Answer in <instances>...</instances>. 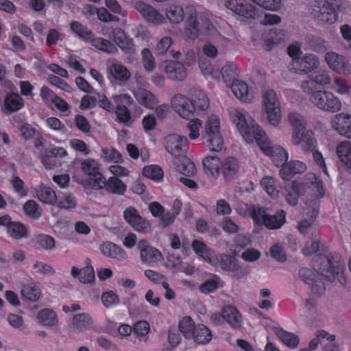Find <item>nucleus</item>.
Segmentation results:
<instances>
[{
	"instance_id": "obj_1",
	"label": "nucleus",
	"mask_w": 351,
	"mask_h": 351,
	"mask_svg": "<svg viewBox=\"0 0 351 351\" xmlns=\"http://www.w3.org/2000/svg\"><path fill=\"white\" fill-rule=\"evenodd\" d=\"M230 116L237 129L247 143L255 141L263 153L269 156L276 167H281L288 160L287 151L279 145H272L265 131L250 117L246 118L244 111L234 109Z\"/></svg>"
},
{
	"instance_id": "obj_2",
	"label": "nucleus",
	"mask_w": 351,
	"mask_h": 351,
	"mask_svg": "<svg viewBox=\"0 0 351 351\" xmlns=\"http://www.w3.org/2000/svg\"><path fill=\"white\" fill-rule=\"evenodd\" d=\"M343 265L341 256L337 253L317 256L313 262L315 271L329 280L334 279L341 272Z\"/></svg>"
},
{
	"instance_id": "obj_3",
	"label": "nucleus",
	"mask_w": 351,
	"mask_h": 351,
	"mask_svg": "<svg viewBox=\"0 0 351 351\" xmlns=\"http://www.w3.org/2000/svg\"><path fill=\"white\" fill-rule=\"evenodd\" d=\"M250 213L256 224L265 225L269 229L280 228L285 222V213L283 210H280L274 215H269L264 208L251 206Z\"/></svg>"
},
{
	"instance_id": "obj_4",
	"label": "nucleus",
	"mask_w": 351,
	"mask_h": 351,
	"mask_svg": "<svg viewBox=\"0 0 351 351\" xmlns=\"http://www.w3.org/2000/svg\"><path fill=\"white\" fill-rule=\"evenodd\" d=\"M205 138L210 151L219 152L223 145V140L220 132V122L215 114L209 116L204 125Z\"/></svg>"
},
{
	"instance_id": "obj_5",
	"label": "nucleus",
	"mask_w": 351,
	"mask_h": 351,
	"mask_svg": "<svg viewBox=\"0 0 351 351\" xmlns=\"http://www.w3.org/2000/svg\"><path fill=\"white\" fill-rule=\"evenodd\" d=\"M337 7L336 0H315L311 14L322 22L332 24L337 21Z\"/></svg>"
},
{
	"instance_id": "obj_6",
	"label": "nucleus",
	"mask_w": 351,
	"mask_h": 351,
	"mask_svg": "<svg viewBox=\"0 0 351 351\" xmlns=\"http://www.w3.org/2000/svg\"><path fill=\"white\" fill-rule=\"evenodd\" d=\"M311 101L319 110L335 113L341 110V101L332 93L327 90H317L310 97Z\"/></svg>"
},
{
	"instance_id": "obj_7",
	"label": "nucleus",
	"mask_w": 351,
	"mask_h": 351,
	"mask_svg": "<svg viewBox=\"0 0 351 351\" xmlns=\"http://www.w3.org/2000/svg\"><path fill=\"white\" fill-rule=\"evenodd\" d=\"M263 106L269 122L276 126L281 120V108L279 99L274 90H267L263 93Z\"/></svg>"
},
{
	"instance_id": "obj_8",
	"label": "nucleus",
	"mask_w": 351,
	"mask_h": 351,
	"mask_svg": "<svg viewBox=\"0 0 351 351\" xmlns=\"http://www.w3.org/2000/svg\"><path fill=\"white\" fill-rule=\"evenodd\" d=\"M224 5L241 16L247 19H256L258 16L257 9L249 0H226Z\"/></svg>"
},
{
	"instance_id": "obj_9",
	"label": "nucleus",
	"mask_w": 351,
	"mask_h": 351,
	"mask_svg": "<svg viewBox=\"0 0 351 351\" xmlns=\"http://www.w3.org/2000/svg\"><path fill=\"white\" fill-rule=\"evenodd\" d=\"M165 149L176 158L184 156L189 149L188 139L179 134H169L165 138Z\"/></svg>"
},
{
	"instance_id": "obj_10",
	"label": "nucleus",
	"mask_w": 351,
	"mask_h": 351,
	"mask_svg": "<svg viewBox=\"0 0 351 351\" xmlns=\"http://www.w3.org/2000/svg\"><path fill=\"white\" fill-rule=\"evenodd\" d=\"M325 60L333 71L343 75H351V63L345 56L332 51L327 52Z\"/></svg>"
},
{
	"instance_id": "obj_11",
	"label": "nucleus",
	"mask_w": 351,
	"mask_h": 351,
	"mask_svg": "<svg viewBox=\"0 0 351 351\" xmlns=\"http://www.w3.org/2000/svg\"><path fill=\"white\" fill-rule=\"evenodd\" d=\"M319 64V58L314 54H306L300 59L291 60L289 69L295 73H308L317 69Z\"/></svg>"
},
{
	"instance_id": "obj_12",
	"label": "nucleus",
	"mask_w": 351,
	"mask_h": 351,
	"mask_svg": "<svg viewBox=\"0 0 351 351\" xmlns=\"http://www.w3.org/2000/svg\"><path fill=\"white\" fill-rule=\"evenodd\" d=\"M126 184L117 176H112L106 180L103 175H99V178L94 184V189H105L108 192L121 195L126 191Z\"/></svg>"
},
{
	"instance_id": "obj_13",
	"label": "nucleus",
	"mask_w": 351,
	"mask_h": 351,
	"mask_svg": "<svg viewBox=\"0 0 351 351\" xmlns=\"http://www.w3.org/2000/svg\"><path fill=\"white\" fill-rule=\"evenodd\" d=\"M125 220L138 232H147L150 230L149 222L141 217L136 209L132 206L127 208L124 213Z\"/></svg>"
},
{
	"instance_id": "obj_14",
	"label": "nucleus",
	"mask_w": 351,
	"mask_h": 351,
	"mask_svg": "<svg viewBox=\"0 0 351 351\" xmlns=\"http://www.w3.org/2000/svg\"><path fill=\"white\" fill-rule=\"evenodd\" d=\"M171 106L183 119H189L194 115V106L191 100L184 95H175L171 99Z\"/></svg>"
},
{
	"instance_id": "obj_15",
	"label": "nucleus",
	"mask_w": 351,
	"mask_h": 351,
	"mask_svg": "<svg viewBox=\"0 0 351 351\" xmlns=\"http://www.w3.org/2000/svg\"><path fill=\"white\" fill-rule=\"evenodd\" d=\"M299 275L304 283L311 286V291L314 294L320 295L324 293V284L317 274L309 269L302 268L300 270Z\"/></svg>"
},
{
	"instance_id": "obj_16",
	"label": "nucleus",
	"mask_w": 351,
	"mask_h": 351,
	"mask_svg": "<svg viewBox=\"0 0 351 351\" xmlns=\"http://www.w3.org/2000/svg\"><path fill=\"white\" fill-rule=\"evenodd\" d=\"M137 248L140 251L141 261L143 263H154L159 261L162 258L160 252L152 247L145 239L139 241Z\"/></svg>"
},
{
	"instance_id": "obj_17",
	"label": "nucleus",
	"mask_w": 351,
	"mask_h": 351,
	"mask_svg": "<svg viewBox=\"0 0 351 351\" xmlns=\"http://www.w3.org/2000/svg\"><path fill=\"white\" fill-rule=\"evenodd\" d=\"M134 6L149 23L159 25L165 21V18L162 14L152 6L142 1L135 2Z\"/></svg>"
},
{
	"instance_id": "obj_18",
	"label": "nucleus",
	"mask_w": 351,
	"mask_h": 351,
	"mask_svg": "<svg viewBox=\"0 0 351 351\" xmlns=\"http://www.w3.org/2000/svg\"><path fill=\"white\" fill-rule=\"evenodd\" d=\"M331 124L340 135L351 138V114H337L332 119Z\"/></svg>"
},
{
	"instance_id": "obj_19",
	"label": "nucleus",
	"mask_w": 351,
	"mask_h": 351,
	"mask_svg": "<svg viewBox=\"0 0 351 351\" xmlns=\"http://www.w3.org/2000/svg\"><path fill=\"white\" fill-rule=\"evenodd\" d=\"M161 68L170 79L182 81L186 77L185 66L180 62L166 61L161 65Z\"/></svg>"
},
{
	"instance_id": "obj_20",
	"label": "nucleus",
	"mask_w": 351,
	"mask_h": 351,
	"mask_svg": "<svg viewBox=\"0 0 351 351\" xmlns=\"http://www.w3.org/2000/svg\"><path fill=\"white\" fill-rule=\"evenodd\" d=\"M202 31L200 16L195 12H191L186 18L184 25L186 39L194 40Z\"/></svg>"
},
{
	"instance_id": "obj_21",
	"label": "nucleus",
	"mask_w": 351,
	"mask_h": 351,
	"mask_svg": "<svg viewBox=\"0 0 351 351\" xmlns=\"http://www.w3.org/2000/svg\"><path fill=\"white\" fill-rule=\"evenodd\" d=\"M306 169V165L299 160L285 162L281 166L280 174L284 180H289L294 175L302 173Z\"/></svg>"
},
{
	"instance_id": "obj_22",
	"label": "nucleus",
	"mask_w": 351,
	"mask_h": 351,
	"mask_svg": "<svg viewBox=\"0 0 351 351\" xmlns=\"http://www.w3.org/2000/svg\"><path fill=\"white\" fill-rule=\"evenodd\" d=\"M306 186V184L303 182L293 181L291 186L285 189L287 192L286 202L291 206H295L298 204V197L305 194Z\"/></svg>"
},
{
	"instance_id": "obj_23",
	"label": "nucleus",
	"mask_w": 351,
	"mask_h": 351,
	"mask_svg": "<svg viewBox=\"0 0 351 351\" xmlns=\"http://www.w3.org/2000/svg\"><path fill=\"white\" fill-rule=\"evenodd\" d=\"M221 171L224 179L230 181L237 178L239 171V163L237 159L229 157L221 163Z\"/></svg>"
},
{
	"instance_id": "obj_24",
	"label": "nucleus",
	"mask_w": 351,
	"mask_h": 351,
	"mask_svg": "<svg viewBox=\"0 0 351 351\" xmlns=\"http://www.w3.org/2000/svg\"><path fill=\"white\" fill-rule=\"evenodd\" d=\"M82 171L88 175L90 178V184L94 189V184H96L99 175H102L99 172V163L93 159H86L82 162L81 164Z\"/></svg>"
},
{
	"instance_id": "obj_25",
	"label": "nucleus",
	"mask_w": 351,
	"mask_h": 351,
	"mask_svg": "<svg viewBox=\"0 0 351 351\" xmlns=\"http://www.w3.org/2000/svg\"><path fill=\"white\" fill-rule=\"evenodd\" d=\"M138 102L147 108L154 109L158 103L157 97L150 91L140 88L134 93Z\"/></svg>"
},
{
	"instance_id": "obj_26",
	"label": "nucleus",
	"mask_w": 351,
	"mask_h": 351,
	"mask_svg": "<svg viewBox=\"0 0 351 351\" xmlns=\"http://www.w3.org/2000/svg\"><path fill=\"white\" fill-rule=\"evenodd\" d=\"M223 319L233 328H239L242 324V317L239 311L233 306H226L222 308Z\"/></svg>"
},
{
	"instance_id": "obj_27",
	"label": "nucleus",
	"mask_w": 351,
	"mask_h": 351,
	"mask_svg": "<svg viewBox=\"0 0 351 351\" xmlns=\"http://www.w3.org/2000/svg\"><path fill=\"white\" fill-rule=\"evenodd\" d=\"M35 191L36 195L40 202L50 205H54L57 203L56 194L49 186L40 184Z\"/></svg>"
},
{
	"instance_id": "obj_28",
	"label": "nucleus",
	"mask_w": 351,
	"mask_h": 351,
	"mask_svg": "<svg viewBox=\"0 0 351 351\" xmlns=\"http://www.w3.org/2000/svg\"><path fill=\"white\" fill-rule=\"evenodd\" d=\"M337 154L342 164L351 169V142L344 141L337 146Z\"/></svg>"
},
{
	"instance_id": "obj_29",
	"label": "nucleus",
	"mask_w": 351,
	"mask_h": 351,
	"mask_svg": "<svg viewBox=\"0 0 351 351\" xmlns=\"http://www.w3.org/2000/svg\"><path fill=\"white\" fill-rule=\"evenodd\" d=\"M273 330L280 340L287 347L295 348L299 345L300 339L296 335L285 331L282 328L278 327L274 328Z\"/></svg>"
},
{
	"instance_id": "obj_30",
	"label": "nucleus",
	"mask_w": 351,
	"mask_h": 351,
	"mask_svg": "<svg viewBox=\"0 0 351 351\" xmlns=\"http://www.w3.org/2000/svg\"><path fill=\"white\" fill-rule=\"evenodd\" d=\"M103 254L107 257L115 259H124L126 252L120 247L113 243H105L100 245Z\"/></svg>"
},
{
	"instance_id": "obj_31",
	"label": "nucleus",
	"mask_w": 351,
	"mask_h": 351,
	"mask_svg": "<svg viewBox=\"0 0 351 351\" xmlns=\"http://www.w3.org/2000/svg\"><path fill=\"white\" fill-rule=\"evenodd\" d=\"M90 43L97 49L107 53L114 54L118 52V49L113 43L103 38L95 37V35L91 38Z\"/></svg>"
},
{
	"instance_id": "obj_32",
	"label": "nucleus",
	"mask_w": 351,
	"mask_h": 351,
	"mask_svg": "<svg viewBox=\"0 0 351 351\" xmlns=\"http://www.w3.org/2000/svg\"><path fill=\"white\" fill-rule=\"evenodd\" d=\"M307 180L308 181L303 182L306 184V190L307 189H311L314 196L323 197L324 191L322 182L315 174L311 173L308 175Z\"/></svg>"
},
{
	"instance_id": "obj_33",
	"label": "nucleus",
	"mask_w": 351,
	"mask_h": 351,
	"mask_svg": "<svg viewBox=\"0 0 351 351\" xmlns=\"http://www.w3.org/2000/svg\"><path fill=\"white\" fill-rule=\"evenodd\" d=\"M24 106L23 99L17 93H11L5 99V108L10 112L19 110Z\"/></svg>"
},
{
	"instance_id": "obj_34",
	"label": "nucleus",
	"mask_w": 351,
	"mask_h": 351,
	"mask_svg": "<svg viewBox=\"0 0 351 351\" xmlns=\"http://www.w3.org/2000/svg\"><path fill=\"white\" fill-rule=\"evenodd\" d=\"M191 102L195 110H204L209 106V101L206 94L200 90H194L191 95Z\"/></svg>"
},
{
	"instance_id": "obj_35",
	"label": "nucleus",
	"mask_w": 351,
	"mask_h": 351,
	"mask_svg": "<svg viewBox=\"0 0 351 351\" xmlns=\"http://www.w3.org/2000/svg\"><path fill=\"white\" fill-rule=\"evenodd\" d=\"M166 16L169 21L175 24L183 21L184 13L182 6L180 5H170L166 10Z\"/></svg>"
},
{
	"instance_id": "obj_36",
	"label": "nucleus",
	"mask_w": 351,
	"mask_h": 351,
	"mask_svg": "<svg viewBox=\"0 0 351 351\" xmlns=\"http://www.w3.org/2000/svg\"><path fill=\"white\" fill-rule=\"evenodd\" d=\"M109 72L114 80L126 82L130 77L129 70L119 63H114L109 68Z\"/></svg>"
},
{
	"instance_id": "obj_37",
	"label": "nucleus",
	"mask_w": 351,
	"mask_h": 351,
	"mask_svg": "<svg viewBox=\"0 0 351 351\" xmlns=\"http://www.w3.org/2000/svg\"><path fill=\"white\" fill-rule=\"evenodd\" d=\"M230 86L236 97L243 101L248 100V86L245 82L237 80Z\"/></svg>"
},
{
	"instance_id": "obj_38",
	"label": "nucleus",
	"mask_w": 351,
	"mask_h": 351,
	"mask_svg": "<svg viewBox=\"0 0 351 351\" xmlns=\"http://www.w3.org/2000/svg\"><path fill=\"white\" fill-rule=\"evenodd\" d=\"M198 344H206L212 339V333L210 329L204 325L196 326L193 337Z\"/></svg>"
},
{
	"instance_id": "obj_39",
	"label": "nucleus",
	"mask_w": 351,
	"mask_h": 351,
	"mask_svg": "<svg viewBox=\"0 0 351 351\" xmlns=\"http://www.w3.org/2000/svg\"><path fill=\"white\" fill-rule=\"evenodd\" d=\"M192 247L195 252L204 260L210 263H212L213 252L202 241L195 240L192 243Z\"/></svg>"
},
{
	"instance_id": "obj_40",
	"label": "nucleus",
	"mask_w": 351,
	"mask_h": 351,
	"mask_svg": "<svg viewBox=\"0 0 351 351\" xmlns=\"http://www.w3.org/2000/svg\"><path fill=\"white\" fill-rule=\"evenodd\" d=\"M37 318L43 325L47 326H55L58 322L56 313L49 308L41 310L38 313Z\"/></svg>"
},
{
	"instance_id": "obj_41",
	"label": "nucleus",
	"mask_w": 351,
	"mask_h": 351,
	"mask_svg": "<svg viewBox=\"0 0 351 351\" xmlns=\"http://www.w3.org/2000/svg\"><path fill=\"white\" fill-rule=\"evenodd\" d=\"M72 325L74 329L83 331L91 326L92 319L86 313H79L73 318Z\"/></svg>"
},
{
	"instance_id": "obj_42",
	"label": "nucleus",
	"mask_w": 351,
	"mask_h": 351,
	"mask_svg": "<svg viewBox=\"0 0 351 351\" xmlns=\"http://www.w3.org/2000/svg\"><path fill=\"white\" fill-rule=\"evenodd\" d=\"M71 29L84 41L90 43L94 34L81 23L73 21L71 23Z\"/></svg>"
},
{
	"instance_id": "obj_43",
	"label": "nucleus",
	"mask_w": 351,
	"mask_h": 351,
	"mask_svg": "<svg viewBox=\"0 0 351 351\" xmlns=\"http://www.w3.org/2000/svg\"><path fill=\"white\" fill-rule=\"evenodd\" d=\"M196 326L190 317H184L179 324V330L186 339L193 337Z\"/></svg>"
},
{
	"instance_id": "obj_44",
	"label": "nucleus",
	"mask_w": 351,
	"mask_h": 351,
	"mask_svg": "<svg viewBox=\"0 0 351 351\" xmlns=\"http://www.w3.org/2000/svg\"><path fill=\"white\" fill-rule=\"evenodd\" d=\"M329 88L339 95H347L351 92V85L343 78H336L330 82Z\"/></svg>"
},
{
	"instance_id": "obj_45",
	"label": "nucleus",
	"mask_w": 351,
	"mask_h": 351,
	"mask_svg": "<svg viewBox=\"0 0 351 351\" xmlns=\"http://www.w3.org/2000/svg\"><path fill=\"white\" fill-rule=\"evenodd\" d=\"M220 159L215 156H207L203 160V165L212 176L218 175L221 166Z\"/></svg>"
},
{
	"instance_id": "obj_46",
	"label": "nucleus",
	"mask_w": 351,
	"mask_h": 351,
	"mask_svg": "<svg viewBox=\"0 0 351 351\" xmlns=\"http://www.w3.org/2000/svg\"><path fill=\"white\" fill-rule=\"evenodd\" d=\"M8 233L14 239H21L25 238L27 235V230L26 227L20 222L14 221L9 226Z\"/></svg>"
},
{
	"instance_id": "obj_47",
	"label": "nucleus",
	"mask_w": 351,
	"mask_h": 351,
	"mask_svg": "<svg viewBox=\"0 0 351 351\" xmlns=\"http://www.w3.org/2000/svg\"><path fill=\"white\" fill-rule=\"evenodd\" d=\"M224 82L230 86L232 82L237 80V71L235 64L230 63L222 67L221 71Z\"/></svg>"
},
{
	"instance_id": "obj_48",
	"label": "nucleus",
	"mask_w": 351,
	"mask_h": 351,
	"mask_svg": "<svg viewBox=\"0 0 351 351\" xmlns=\"http://www.w3.org/2000/svg\"><path fill=\"white\" fill-rule=\"evenodd\" d=\"M143 174L144 176L156 182L160 181L164 176L162 168L155 165L145 167Z\"/></svg>"
},
{
	"instance_id": "obj_49",
	"label": "nucleus",
	"mask_w": 351,
	"mask_h": 351,
	"mask_svg": "<svg viewBox=\"0 0 351 351\" xmlns=\"http://www.w3.org/2000/svg\"><path fill=\"white\" fill-rule=\"evenodd\" d=\"M178 171L186 176H192L196 172V168L193 162L185 156L180 158V164L177 166Z\"/></svg>"
},
{
	"instance_id": "obj_50",
	"label": "nucleus",
	"mask_w": 351,
	"mask_h": 351,
	"mask_svg": "<svg viewBox=\"0 0 351 351\" xmlns=\"http://www.w3.org/2000/svg\"><path fill=\"white\" fill-rule=\"evenodd\" d=\"M21 293L25 299L36 301L40 296V290L36 285H27L23 287Z\"/></svg>"
},
{
	"instance_id": "obj_51",
	"label": "nucleus",
	"mask_w": 351,
	"mask_h": 351,
	"mask_svg": "<svg viewBox=\"0 0 351 351\" xmlns=\"http://www.w3.org/2000/svg\"><path fill=\"white\" fill-rule=\"evenodd\" d=\"M317 141L314 137L313 132L308 130L301 139V144H300L301 149L305 152H311L315 149Z\"/></svg>"
},
{
	"instance_id": "obj_52",
	"label": "nucleus",
	"mask_w": 351,
	"mask_h": 351,
	"mask_svg": "<svg viewBox=\"0 0 351 351\" xmlns=\"http://www.w3.org/2000/svg\"><path fill=\"white\" fill-rule=\"evenodd\" d=\"M36 243L39 247L47 251L53 250L56 247V241L53 237L48 234H39L36 237Z\"/></svg>"
},
{
	"instance_id": "obj_53",
	"label": "nucleus",
	"mask_w": 351,
	"mask_h": 351,
	"mask_svg": "<svg viewBox=\"0 0 351 351\" xmlns=\"http://www.w3.org/2000/svg\"><path fill=\"white\" fill-rule=\"evenodd\" d=\"M25 213L31 218L38 219L41 215V209L34 200H28L23 206Z\"/></svg>"
},
{
	"instance_id": "obj_54",
	"label": "nucleus",
	"mask_w": 351,
	"mask_h": 351,
	"mask_svg": "<svg viewBox=\"0 0 351 351\" xmlns=\"http://www.w3.org/2000/svg\"><path fill=\"white\" fill-rule=\"evenodd\" d=\"M310 78L313 80L315 84L322 86L330 85L331 82V78L328 71L325 70H319L311 73Z\"/></svg>"
},
{
	"instance_id": "obj_55",
	"label": "nucleus",
	"mask_w": 351,
	"mask_h": 351,
	"mask_svg": "<svg viewBox=\"0 0 351 351\" xmlns=\"http://www.w3.org/2000/svg\"><path fill=\"white\" fill-rule=\"evenodd\" d=\"M313 217L301 221L298 226V230L303 234H311L312 236L317 237V231L313 226Z\"/></svg>"
},
{
	"instance_id": "obj_56",
	"label": "nucleus",
	"mask_w": 351,
	"mask_h": 351,
	"mask_svg": "<svg viewBox=\"0 0 351 351\" xmlns=\"http://www.w3.org/2000/svg\"><path fill=\"white\" fill-rule=\"evenodd\" d=\"M141 56L145 69L149 72L152 71L155 69L156 64L151 51L147 48H144L141 51Z\"/></svg>"
},
{
	"instance_id": "obj_57",
	"label": "nucleus",
	"mask_w": 351,
	"mask_h": 351,
	"mask_svg": "<svg viewBox=\"0 0 351 351\" xmlns=\"http://www.w3.org/2000/svg\"><path fill=\"white\" fill-rule=\"evenodd\" d=\"M115 113L119 123L128 125L132 122L130 112L125 105L119 104Z\"/></svg>"
},
{
	"instance_id": "obj_58",
	"label": "nucleus",
	"mask_w": 351,
	"mask_h": 351,
	"mask_svg": "<svg viewBox=\"0 0 351 351\" xmlns=\"http://www.w3.org/2000/svg\"><path fill=\"white\" fill-rule=\"evenodd\" d=\"M200 21L202 31H204L206 34L213 37H216L218 35L219 33L216 27L208 17L200 16Z\"/></svg>"
},
{
	"instance_id": "obj_59",
	"label": "nucleus",
	"mask_w": 351,
	"mask_h": 351,
	"mask_svg": "<svg viewBox=\"0 0 351 351\" xmlns=\"http://www.w3.org/2000/svg\"><path fill=\"white\" fill-rule=\"evenodd\" d=\"M101 156L107 162H119L121 161V154L114 148L103 149Z\"/></svg>"
},
{
	"instance_id": "obj_60",
	"label": "nucleus",
	"mask_w": 351,
	"mask_h": 351,
	"mask_svg": "<svg viewBox=\"0 0 351 351\" xmlns=\"http://www.w3.org/2000/svg\"><path fill=\"white\" fill-rule=\"evenodd\" d=\"M288 121L291 125L293 130L296 129H304V128H306V121L304 117L297 112L289 113Z\"/></svg>"
},
{
	"instance_id": "obj_61",
	"label": "nucleus",
	"mask_w": 351,
	"mask_h": 351,
	"mask_svg": "<svg viewBox=\"0 0 351 351\" xmlns=\"http://www.w3.org/2000/svg\"><path fill=\"white\" fill-rule=\"evenodd\" d=\"M274 183L275 180L271 177H265L261 180V185L273 197H276L278 193L274 186Z\"/></svg>"
},
{
	"instance_id": "obj_62",
	"label": "nucleus",
	"mask_w": 351,
	"mask_h": 351,
	"mask_svg": "<svg viewBox=\"0 0 351 351\" xmlns=\"http://www.w3.org/2000/svg\"><path fill=\"white\" fill-rule=\"evenodd\" d=\"M219 265L223 270L231 271L237 268V262L232 256L222 254L219 258Z\"/></svg>"
},
{
	"instance_id": "obj_63",
	"label": "nucleus",
	"mask_w": 351,
	"mask_h": 351,
	"mask_svg": "<svg viewBox=\"0 0 351 351\" xmlns=\"http://www.w3.org/2000/svg\"><path fill=\"white\" fill-rule=\"evenodd\" d=\"M201 127V121L198 119H194L188 122L186 128L190 131L189 136L194 140L199 136V128Z\"/></svg>"
},
{
	"instance_id": "obj_64",
	"label": "nucleus",
	"mask_w": 351,
	"mask_h": 351,
	"mask_svg": "<svg viewBox=\"0 0 351 351\" xmlns=\"http://www.w3.org/2000/svg\"><path fill=\"white\" fill-rule=\"evenodd\" d=\"M77 201L75 197L69 194L62 197L58 202H57V206L60 209H72L76 206Z\"/></svg>"
}]
</instances>
